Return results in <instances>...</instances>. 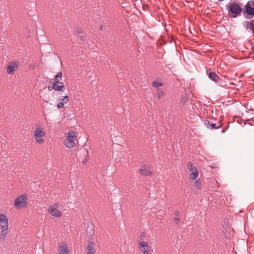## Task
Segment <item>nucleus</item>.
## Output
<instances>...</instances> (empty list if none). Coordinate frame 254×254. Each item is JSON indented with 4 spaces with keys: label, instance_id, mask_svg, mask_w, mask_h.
Masks as SVG:
<instances>
[{
    "label": "nucleus",
    "instance_id": "f257e3e1",
    "mask_svg": "<svg viewBox=\"0 0 254 254\" xmlns=\"http://www.w3.org/2000/svg\"><path fill=\"white\" fill-rule=\"evenodd\" d=\"M8 219L3 214L0 213V240H4L8 234Z\"/></svg>",
    "mask_w": 254,
    "mask_h": 254
},
{
    "label": "nucleus",
    "instance_id": "f03ea898",
    "mask_svg": "<svg viewBox=\"0 0 254 254\" xmlns=\"http://www.w3.org/2000/svg\"><path fill=\"white\" fill-rule=\"evenodd\" d=\"M243 10V9L238 3H230L228 10V16L230 18H236L237 15L241 14Z\"/></svg>",
    "mask_w": 254,
    "mask_h": 254
},
{
    "label": "nucleus",
    "instance_id": "7ed1b4c3",
    "mask_svg": "<svg viewBox=\"0 0 254 254\" xmlns=\"http://www.w3.org/2000/svg\"><path fill=\"white\" fill-rule=\"evenodd\" d=\"M14 205L17 209L25 208L27 206V195L23 194L17 197L14 201Z\"/></svg>",
    "mask_w": 254,
    "mask_h": 254
},
{
    "label": "nucleus",
    "instance_id": "20e7f679",
    "mask_svg": "<svg viewBox=\"0 0 254 254\" xmlns=\"http://www.w3.org/2000/svg\"><path fill=\"white\" fill-rule=\"evenodd\" d=\"M75 139V132L73 131H69L67 133L64 140V145L66 147L69 148H73L75 145V143L74 142V140Z\"/></svg>",
    "mask_w": 254,
    "mask_h": 254
},
{
    "label": "nucleus",
    "instance_id": "39448f33",
    "mask_svg": "<svg viewBox=\"0 0 254 254\" xmlns=\"http://www.w3.org/2000/svg\"><path fill=\"white\" fill-rule=\"evenodd\" d=\"M45 134L44 129L41 127H38L33 132L34 138L36 141L39 144L44 142V140L43 137L45 136Z\"/></svg>",
    "mask_w": 254,
    "mask_h": 254
},
{
    "label": "nucleus",
    "instance_id": "423d86ee",
    "mask_svg": "<svg viewBox=\"0 0 254 254\" xmlns=\"http://www.w3.org/2000/svg\"><path fill=\"white\" fill-rule=\"evenodd\" d=\"M59 203H56L54 205L50 206L48 208V212L52 216L55 217H59L62 216V212L58 209L59 206Z\"/></svg>",
    "mask_w": 254,
    "mask_h": 254
},
{
    "label": "nucleus",
    "instance_id": "0eeeda50",
    "mask_svg": "<svg viewBox=\"0 0 254 254\" xmlns=\"http://www.w3.org/2000/svg\"><path fill=\"white\" fill-rule=\"evenodd\" d=\"M250 2L251 1H249L245 5L243 10V13L244 16L245 13L252 16H254V7L252 6Z\"/></svg>",
    "mask_w": 254,
    "mask_h": 254
},
{
    "label": "nucleus",
    "instance_id": "6e6552de",
    "mask_svg": "<svg viewBox=\"0 0 254 254\" xmlns=\"http://www.w3.org/2000/svg\"><path fill=\"white\" fill-rule=\"evenodd\" d=\"M18 65L19 62H18L9 63L6 68L7 72L9 74H13L14 71L17 69Z\"/></svg>",
    "mask_w": 254,
    "mask_h": 254
},
{
    "label": "nucleus",
    "instance_id": "1a4fd4ad",
    "mask_svg": "<svg viewBox=\"0 0 254 254\" xmlns=\"http://www.w3.org/2000/svg\"><path fill=\"white\" fill-rule=\"evenodd\" d=\"M149 247L146 242L142 241L138 243V249L144 254H149Z\"/></svg>",
    "mask_w": 254,
    "mask_h": 254
},
{
    "label": "nucleus",
    "instance_id": "9d476101",
    "mask_svg": "<svg viewBox=\"0 0 254 254\" xmlns=\"http://www.w3.org/2000/svg\"><path fill=\"white\" fill-rule=\"evenodd\" d=\"M204 124L207 128L210 129H217L220 128L222 126L221 123L219 122L217 124H214L212 122L207 120L205 122Z\"/></svg>",
    "mask_w": 254,
    "mask_h": 254
},
{
    "label": "nucleus",
    "instance_id": "9b49d317",
    "mask_svg": "<svg viewBox=\"0 0 254 254\" xmlns=\"http://www.w3.org/2000/svg\"><path fill=\"white\" fill-rule=\"evenodd\" d=\"M243 25L247 30L251 31L254 34V23L252 21L246 20L243 23Z\"/></svg>",
    "mask_w": 254,
    "mask_h": 254
},
{
    "label": "nucleus",
    "instance_id": "f8f14e48",
    "mask_svg": "<svg viewBox=\"0 0 254 254\" xmlns=\"http://www.w3.org/2000/svg\"><path fill=\"white\" fill-rule=\"evenodd\" d=\"M95 243L92 241H89L86 247L87 254H95V249H94Z\"/></svg>",
    "mask_w": 254,
    "mask_h": 254
},
{
    "label": "nucleus",
    "instance_id": "ddd939ff",
    "mask_svg": "<svg viewBox=\"0 0 254 254\" xmlns=\"http://www.w3.org/2000/svg\"><path fill=\"white\" fill-rule=\"evenodd\" d=\"M139 173L143 176H148L151 174L152 172L149 167L144 166L140 168Z\"/></svg>",
    "mask_w": 254,
    "mask_h": 254
},
{
    "label": "nucleus",
    "instance_id": "4468645a",
    "mask_svg": "<svg viewBox=\"0 0 254 254\" xmlns=\"http://www.w3.org/2000/svg\"><path fill=\"white\" fill-rule=\"evenodd\" d=\"M69 248L66 244L59 247L58 254H68Z\"/></svg>",
    "mask_w": 254,
    "mask_h": 254
},
{
    "label": "nucleus",
    "instance_id": "2eb2a0df",
    "mask_svg": "<svg viewBox=\"0 0 254 254\" xmlns=\"http://www.w3.org/2000/svg\"><path fill=\"white\" fill-rule=\"evenodd\" d=\"M208 77L211 80L214 81L216 83H218L219 80H220L219 76L213 72H210L209 73Z\"/></svg>",
    "mask_w": 254,
    "mask_h": 254
},
{
    "label": "nucleus",
    "instance_id": "dca6fc26",
    "mask_svg": "<svg viewBox=\"0 0 254 254\" xmlns=\"http://www.w3.org/2000/svg\"><path fill=\"white\" fill-rule=\"evenodd\" d=\"M55 90L58 91H64L65 90L63 82L58 83V84L55 85Z\"/></svg>",
    "mask_w": 254,
    "mask_h": 254
},
{
    "label": "nucleus",
    "instance_id": "f3484780",
    "mask_svg": "<svg viewBox=\"0 0 254 254\" xmlns=\"http://www.w3.org/2000/svg\"><path fill=\"white\" fill-rule=\"evenodd\" d=\"M62 78V73L61 72H59L57 73L56 75L55 76V78L54 79V81L53 83H54L56 84H58V83H60V81Z\"/></svg>",
    "mask_w": 254,
    "mask_h": 254
},
{
    "label": "nucleus",
    "instance_id": "a211bd4d",
    "mask_svg": "<svg viewBox=\"0 0 254 254\" xmlns=\"http://www.w3.org/2000/svg\"><path fill=\"white\" fill-rule=\"evenodd\" d=\"M188 167L191 173L194 172H198L197 168L190 162L188 163Z\"/></svg>",
    "mask_w": 254,
    "mask_h": 254
},
{
    "label": "nucleus",
    "instance_id": "6ab92c4d",
    "mask_svg": "<svg viewBox=\"0 0 254 254\" xmlns=\"http://www.w3.org/2000/svg\"><path fill=\"white\" fill-rule=\"evenodd\" d=\"M156 94L158 98L160 99L164 95V92L163 90H162V89H158Z\"/></svg>",
    "mask_w": 254,
    "mask_h": 254
},
{
    "label": "nucleus",
    "instance_id": "aec40b11",
    "mask_svg": "<svg viewBox=\"0 0 254 254\" xmlns=\"http://www.w3.org/2000/svg\"><path fill=\"white\" fill-rule=\"evenodd\" d=\"M59 102L64 103V104H65L69 101L68 97V96L65 95L63 98L59 99Z\"/></svg>",
    "mask_w": 254,
    "mask_h": 254
},
{
    "label": "nucleus",
    "instance_id": "412c9836",
    "mask_svg": "<svg viewBox=\"0 0 254 254\" xmlns=\"http://www.w3.org/2000/svg\"><path fill=\"white\" fill-rule=\"evenodd\" d=\"M198 176V172H194L190 174V178L191 180L195 179Z\"/></svg>",
    "mask_w": 254,
    "mask_h": 254
},
{
    "label": "nucleus",
    "instance_id": "4be33fe9",
    "mask_svg": "<svg viewBox=\"0 0 254 254\" xmlns=\"http://www.w3.org/2000/svg\"><path fill=\"white\" fill-rule=\"evenodd\" d=\"M162 83L161 82H158L157 81H154L152 83V85L153 87L155 88H158L161 86H162Z\"/></svg>",
    "mask_w": 254,
    "mask_h": 254
},
{
    "label": "nucleus",
    "instance_id": "5701e85b",
    "mask_svg": "<svg viewBox=\"0 0 254 254\" xmlns=\"http://www.w3.org/2000/svg\"><path fill=\"white\" fill-rule=\"evenodd\" d=\"M195 185L197 189H201V181L200 179H197L195 181Z\"/></svg>",
    "mask_w": 254,
    "mask_h": 254
},
{
    "label": "nucleus",
    "instance_id": "b1692460",
    "mask_svg": "<svg viewBox=\"0 0 254 254\" xmlns=\"http://www.w3.org/2000/svg\"><path fill=\"white\" fill-rule=\"evenodd\" d=\"M55 85H56V84L53 82V83H52V86H49L48 87V90L49 91H52L53 89H55Z\"/></svg>",
    "mask_w": 254,
    "mask_h": 254
},
{
    "label": "nucleus",
    "instance_id": "393cba45",
    "mask_svg": "<svg viewBox=\"0 0 254 254\" xmlns=\"http://www.w3.org/2000/svg\"><path fill=\"white\" fill-rule=\"evenodd\" d=\"M57 108H58V109H61V108H64V103H62V102H60L57 104Z\"/></svg>",
    "mask_w": 254,
    "mask_h": 254
},
{
    "label": "nucleus",
    "instance_id": "a878e982",
    "mask_svg": "<svg viewBox=\"0 0 254 254\" xmlns=\"http://www.w3.org/2000/svg\"><path fill=\"white\" fill-rule=\"evenodd\" d=\"M145 236H146L145 233H144V232H142V233L141 234L140 236V238H139V239H140V241L143 240V238H144V237H145Z\"/></svg>",
    "mask_w": 254,
    "mask_h": 254
},
{
    "label": "nucleus",
    "instance_id": "bb28decb",
    "mask_svg": "<svg viewBox=\"0 0 254 254\" xmlns=\"http://www.w3.org/2000/svg\"><path fill=\"white\" fill-rule=\"evenodd\" d=\"M174 214L176 216V217H180V211L176 210L174 212Z\"/></svg>",
    "mask_w": 254,
    "mask_h": 254
},
{
    "label": "nucleus",
    "instance_id": "cd10ccee",
    "mask_svg": "<svg viewBox=\"0 0 254 254\" xmlns=\"http://www.w3.org/2000/svg\"><path fill=\"white\" fill-rule=\"evenodd\" d=\"M180 217H175L174 219V221L176 224H178L179 222L180 221Z\"/></svg>",
    "mask_w": 254,
    "mask_h": 254
},
{
    "label": "nucleus",
    "instance_id": "c85d7f7f",
    "mask_svg": "<svg viewBox=\"0 0 254 254\" xmlns=\"http://www.w3.org/2000/svg\"><path fill=\"white\" fill-rule=\"evenodd\" d=\"M103 26L102 25H100L99 28L100 30H102L103 29Z\"/></svg>",
    "mask_w": 254,
    "mask_h": 254
},
{
    "label": "nucleus",
    "instance_id": "c756f323",
    "mask_svg": "<svg viewBox=\"0 0 254 254\" xmlns=\"http://www.w3.org/2000/svg\"><path fill=\"white\" fill-rule=\"evenodd\" d=\"M93 234H94V231L93 230H92V233L91 234V235L92 236Z\"/></svg>",
    "mask_w": 254,
    "mask_h": 254
},
{
    "label": "nucleus",
    "instance_id": "7c9ffc66",
    "mask_svg": "<svg viewBox=\"0 0 254 254\" xmlns=\"http://www.w3.org/2000/svg\"><path fill=\"white\" fill-rule=\"evenodd\" d=\"M86 161H87V160H84V163H85L86 162Z\"/></svg>",
    "mask_w": 254,
    "mask_h": 254
}]
</instances>
